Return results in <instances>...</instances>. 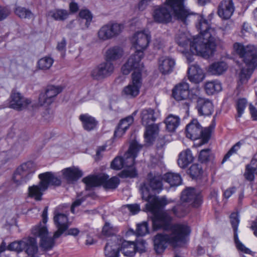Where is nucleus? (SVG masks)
<instances>
[{"mask_svg": "<svg viewBox=\"0 0 257 257\" xmlns=\"http://www.w3.org/2000/svg\"><path fill=\"white\" fill-rule=\"evenodd\" d=\"M148 187L146 183H143L140 190L142 199L148 202L146 205V209L153 215L152 219L154 229L164 230L163 232L156 234L153 239L154 249L157 253L161 254L168 245L176 247L184 243L186 237L190 234L191 229L184 223L171 225V216L161 209L167 204L174 202L173 200H167L165 197L159 198L151 195Z\"/></svg>", "mask_w": 257, "mask_h": 257, "instance_id": "obj_1", "label": "nucleus"}, {"mask_svg": "<svg viewBox=\"0 0 257 257\" xmlns=\"http://www.w3.org/2000/svg\"><path fill=\"white\" fill-rule=\"evenodd\" d=\"M233 49L237 55L241 58L244 66H242L238 74V86L247 83L251 75L257 66V48L254 45H246L239 43L233 45Z\"/></svg>", "mask_w": 257, "mask_h": 257, "instance_id": "obj_2", "label": "nucleus"}, {"mask_svg": "<svg viewBox=\"0 0 257 257\" xmlns=\"http://www.w3.org/2000/svg\"><path fill=\"white\" fill-rule=\"evenodd\" d=\"M184 0H168L167 4L174 12L177 19L184 24H187L193 17L197 19L198 21L196 27L199 32V35H202L206 32L210 31V29H214L210 27L207 21L202 16L190 12L185 9L184 7Z\"/></svg>", "mask_w": 257, "mask_h": 257, "instance_id": "obj_3", "label": "nucleus"}, {"mask_svg": "<svg viewBox=\"0 0 257 257\" xmlns=\"http://www.w3.org/2000/svg\"><path fill=\"white\" fill-rule=\"evenodd\" d=\"M217 38L215 29H210V31L193 37L192 42H190V50L193 54L209 57L215 51Z\"/></svg>", "mask_w": 257, "mask_h": 257, "instance_id": "obj_4", "label": "nucleus"}, {"mask_svg": "<svg viewBox=\"0 0 257 257\" xmlns=\"http://www.w3.org/2000/svg\"><path fill=\"white\" fill-rule=\"evenodd\" d=\"M142 147L143 146L137 142H133L130 144L128 150L122 157L126 168L119 174V177L134 178L137 175V171L134 167V165L135 159Z\"/></svg>", "mask_w": 257, "mask_h": 257, "instance_id": "obj_5", "label": "nucleus"}, {"mask_svg": "<svg viewBox=\"0 0 257 257\" xmlns=\"http://www.w3.org/2000/svg\"><path fill=\"white\" fill-rule=\"evenodd\" d=\"M141 118L143 124L146 126L144 134L145 142L151 144L159 132L158 124L153 123L156 119L154 110L150 108L143 109L141 112Z\"/></svg>", "mask_w": 257, "mask_h": 257, "instance_id": "obj_6", "label": "nucleus"}, {"mask_svg": "<svg viewBox=\"0 0 257 257\" xmlns=\"http://www.w3.org/2000/svg\"><path fill=\"white\" fill-rule=\"evenodd\" d=\"M186 137L191 140L200 139L198 143H195L196 147H200L206 144L210 138V131L209 128L203 129L197 119H193L186 128Z\"/></svg>", "mask_w": 257, "mask_h": 257, "instance_id": "obj_7", "label": "nucleus"}, {"mask_svg": "<svg viewBox=\"0 0 257 257\" xmlns=\"http://www.w3.org/2000/svg\"><path fill=\"white\" fill-rule=\"evenodd\" d=\"M108 179V176L104 174H100L85 177L82 181L86 185V190H90L92 187L100 185H103L105 189H114L119 184V179L116 177Z\"/></svg>", "mask_w": 257, "mask_h": 257, "instance_id": "obj_8", "label": "nucleus"}, {"mask_svg": "<svg viewBox=\"0 0 257 257\" xmlns=\"http://www.w3.org/2000/svg\"><path fill=\"white\" fill-rule=\"evenodd\" d=\"M8 249L18 252L25 250L29 255H34L37 252L38 246L36 238L28 237L11 243L8 245Z\"/></svg>", "mask_w": 257, "mask_h": 257, "instance_id": "obj_9", "label": "nucleus"}, {"mask_svg": "<svg viewBox=\"0 0 257 257\" xmlns=\"http://www.w3.org/2000/svg\"><path fill=\"white\" fill-rule=\"evenodd\" d=\"M36 171L35 165L31 161L24 163L16 170L13 175L14 182L18 184L26 182Z\"/></svg>", "mask_w": 257, "mask_h": 257, "instance_id": "obj_10", "label": "nucleus"}, {"mask_svg": "<svg viewBox=\"0 0 257 257\" xmlns=\"http://www.w3.org/2000/svg\"><path fill=\"white\" fill-rule=\"evenodd\" d=\"M143 56L144 53L135 52L122 66L121 71L122 73L124 75H128L131 71H133V73H137L141 77H142V71L144 69V65L141 61Z\"/></svg>", "mask_w": 257, "mask_h": 257, "instance_id": "obj_11", "label": "nucleus"}, {"mask_svg": "<svg viewBox=\"0 0 257 257\" xmlns=\"http://www.w3.org/2000/svg\"><path fill=\"white\" fill-rule=\"evenodd\" d=\"M32 233L41 238V246L44 250H50L52 248L55 244L54 239L56 238L49 237L48 230L45 225H42L41 223L36 225L32 229Z\"/></svg>", "mask_w": 257, "mask_h": 257, "instance_id": "obj_12", "label": "nucleus"}, {"mask_svg": "<svg viewBox=\"0 0 257 257\" xmlns=\"http://www.w3.org/2000/svg\"><path fill=\"white\" fill-rule=\"evenodd\" d=\"M30 99L25 97L20 92L12 90L9 102V107L17 111L27 109L31 104Z\"/></svg>", "mask_w": 257, "mask_h": 257, "instance_id": "obj_13", "label": "nucleus"}, {"mask_svg": "<svg viewBox=\"0 0 257 257\" xmlns=\"http://www.w3.org/2000/svg\"><path fill=\"white\" fill-rule=\"evenodd\" d=\"M181 200L193 208H198L202 203V197L199 191L194 188L189 187L182 191Z\"/></svg>", "mask_w": 257, "mask_h": 257, "instance_id": "obj_14", "label": "nucleus"}, {"mask_svg": "<svg viewBox=\"0 0 257 257\" xmlns=\"http://www.w3.org/2000/svg\"><path fill=\"white\" fill-rule=\"evenodd\" d=\"M142 85V77L137 73H132V80L123 88L122 94L129 98H135L139 95Z\"/></svg>", "mask_w": 257, "mask_h": 257, "instance_id": "obj_15", "label": "nucleus"}, {"mask_svg": "<svg viewBox=\"0 0 257 257\" xmlns=\"http://www.w3.org/2000/svg\"><path fill=\"white\" fill-rule=\"evenodd\" d=\"M114 69L113 64L106 60L93 68L91 71L90 75L93 79L102 80L111 75Z\"/></svg>", "mask_w": 257, "mask_h": 257, "instance_id": "obj_16", "label": "nucleus"}, {"mask_svg": "<svg viewBox=\"0 0 257 257\" xmlns=\"http://www.w3.org/2000/svg\"><path fill=\"white\" fill-rule=\"evenodd\" d=\"M62 91V88L59 86H48L44 92H41L39 97V104L48 106L52 103L57 95Z\"/></svg>", "mask_w": 257, "mask_h": 257, "instance_id": "obj_17", "label": "nucleus"}, {"mask_svg": "<svg viewBox=\"0 0 257 257\" xmlns=\"http://www.w3.org/2000/svg\"><path fill=\"white\" fill-rule=\"evenodd\" d=\"M168 1L166 0L165 2L166 6L159 7L154 11L153 18L156 22L164 24L170 22L172 20L171 12L173 13L174 16L177 19L172 8L168 6Z\"/></svg>", "mask_w": 257, "mask_h": 257, "instance_id": "obj_18", "label": "nucleus"}, {"mask_svg": "<svg viewBox=\"0 0 257 257\" xmlns=\"http://www.w3.org/2000/svg\"><path fill=\"white\" fill-rule=\"evenodd\" d=\"M151 36L148 32H137L133 39V44L137 52H143L147 48L150 41Z\"/></svg>", "mask_w": 257, "mask_h": 257, "instance_id": "obj_19", "label": "nucleus"}, {"mask_svg": "<svg viewBox=\"0 0 257 257\" xmlns=\"http://www.w3.org/2000/svg\"><path fill=\"white\" fill-rule=\"evenodd\" d=\"M54 222L57 230L54 233V238H59L68 228L69 223L66 215L58 213L55 214Z\"/></svg>", "mask_w": 257, "mask_h": 257, "instance_id": "obj_20", "label": "nucleus"}, {"mask_svg": "<svg viewBox=\"0 0 257 257\" xmlns=\"http://www.w3.org/2000/svg\"><path fill=\"white\" fill-rule=\"evenodd\" d=\"M234 9L232 0H222L218 5L217 14L221 19L228 20L233 15Z\"/></svg>", "mask_w": 257, "mask_h": 257, "instance_id": "obj_21", "label": "nucleus"}, {"mask_svg": "<svg viewBox=\"0 0 257 257\" xmlns=\"http://www.w3.org/2000/svg\"><path fill=\"white\" fill-rule=\"evenodd\" d=\"M238 215L237 213H232L230 215V222L234 231V239L237 249L245 253H250L251 251L246 248L240 241L237 236V227L239 224Z\"/></svg>", "mask_w": 257, "mask_h": 257, "instance_id": "obj_22", "label": "nucleus"}, {"mask_svg": "<svg viewBox=\"0 0 257 257\" xmlns=\"http://www.w3.org/2000/svg\"><path fill=\"white\" fill-rule=\"evenodd\" d=\"M196 108L199 114L204 116L211 115L214 110L212 102L208 99L201 97L197 100Z\"/></svg>", "mask_w": 257, "mask_h": 257, "instance_id": "obj_23", "label": "nucleus"}, {"mask_svg": "<svg viewBox=\"0 0 257 257\" xmlns=\"http://www.w3.org/2000/svg\"><path fill=\"white\" fill-rule=\"evenodd\" d=\"M189 94V84L185 82H180L176 85L172 90L173 97L178 101L187 99Z\"/></svg>", "mask_w": 257, "mask_h": 257, "instance_id": "obj_24", "label": "nucleus"}, {"mask_svg": "<svg viewBox=\"0 0 257 257\" xmlns=\"http://www.w3.org/2000/svg\"><path fill=\"white\" fill-rule=\"evenodd\" d=\"M61 172L63 179L68 183L76 181L83 176L82 171L74 166L64 169Z\"/></svg>", "mask_w": 257, "mask_h": 257, "instance_id": "obj_25", "label": "nucleus"}, {"mask_svg": "<svg viewBox=\"0 0 257 257\" xmlns=\"http://www.w3.org/2000/svg\"><path fill=\"white\" fill-rule=\"evenodd\" d=\"M188 75L189 80L194 83H198L201 82L205 77L202 69L196 64L191 65L188 68Z\"/></svg>", "mask_w": 257, "mask_h": 257, "instance_id": "obj_26", "label": "nucleus"}, {"mask_svg": "<svg viewBox=\"0 0 257 257\" xmlns=\"http://www.w3.org/2000/svg\"><path fill=\"white\" fill-rule=\"evenodd\" d=\"M175 62L174 59L169 57H161L159 61V69L163 74L171 73L175 66Z\"/></svg>", "mask_w": 257, "mask_h": 257, "instance_id": "obj_27", "label": "nucleus"}, {"mask_svg": "<svg viewBox=\"0 0 257 257\" xmlns=\"http://www.w3.org/2000/svg\"><path fill=\"white\" fill-rule=\"evenodd\" d=\"M46 189V185H44L41 180H40L39 184L33 185L29 187V196L31 198H34V199L37 201H40L42 199L43 192Z\"/></svg>", "mask_w": 257, "mask_h": 257, "instance_id": "obj_28", "label": "nucleus"}, {"mask_svg": "<svg viewBox=\"0 0 257 257\" xmlns=\"http://www.w3.org/2000/svg\"><path fill=\"white\" fill-rule=\"evenodd\" d=\"M163 180V177L159 175H154L150 173L148 175L147 180L145 182L148 184L152 190L160 191L162 189L163 185L162 181Z\"/></svg>", "mask_w": 257, "mask_h": 257, "instance_id": "obj_29", "label": "nucleus"}, {"mask_svg": "<svg viewBox=\"0 0 257 257\" xmlns=\"http://www.w3.org/2000/svg\"><path fill=\"white\" fill-rule=\"evenodd\" d=\"M194 157L191 150L187 149L180 153L178 159V164L180 168H186L192 163Z\"/></svg>", "mask_w": 257, "mask_h": 257, "instance_id": "obj_30", "label": "nucleus"}, {"mask_svg": "<svg viewBox=\"0 0 257 257\" xmlns=\"http://www.w3.org/2000/svg\"><path fill=\"white\" fill-rule=\"evenodd\" d=\"M39 178L42 182V183L46 185V189L48 188L49 184L59 186L61 184V182L59 179L51 172L40 174L39 175Z\"/></svg>", "mask_w": 257, "mask_h": 257, "instance_id": "obj_31", "label": "nucleus"}, {"mask_svg": "<svg viewBox=\"0 0 257 257\" xmlns=\"http://www.w3.org/2000/svg\"><path fill=\"white\" fill-rule=\"evenodd\" d=\"M79 119L82 123L83 128L88 131L94 129L97 123L95 119L88 114L80 115Z\"/></svg>", "mask_w": 257, "mask_h": 257, "instance_id": "obj_32", "label": "nucleus"}, {"mask_svg": "<svg viewBox=\"0 0 257 257\" xmlns=\"http://www.w3.org/2000/svg\"><path fill=\"white\" fill-rule=\"evenodd\" d=\"M137 249V246L134 242L124 241L121 243L120 251L125 256H134Z\"/></svg>", "mask_w": 257, "mask_h": 257, "instance_id": "obj_33", "label": "nucleus"}, {"mask_svg": "<svg viewBox=\"0 0 257 257\" xmlns=\"http://www.w3.org/2000/svg\"><path fill=\"white\" fill-rule=\"evenodd\" d=\"M122 55L123 50L118 47L110 48L106 52V60L110 62L119 59Z\"/></svg>", "mask_w": 257, "mask_h": 257, "instance_id": "obj_34", "label": "nucleus"}, {"mask_svg": "<svg viewBox=\"0 0 257 257\" xmlns=\"http://www.w3.org/2000/svg\"><path fill=\"white\" fill-rule=\"evenodd\" d=\"M163 180L171 186H178L181 184L182 179L179 174L169 172L163 176Z\"/></svg>", "mask_w": 257, "mask_h": 257, "instance_id": "obj_35", "label": "nucleus"}, {"mask_svg": "<svg viewBox=\"0 0 257 257\" xmlns=\"http://www.w3.org/2000/svg\"><path fill=\"white\" fill-rule=\"evenodd\" d=\"M172 211L175 216L179 218L183 217L190 212L189 206L182 202L173 207Z\"/></svg>", "mask_w": 257, "mask_h": 257, "instance_id": "obj_36", "label": "nucleus"}, {"mask_svg": "<svg viewBox=\"0 0 257 257\" xmlns=\"http://www.w3.org/2000/svg\"><path fill=\"white\" fill-rule=\"evenodd\" d=\"M227 69V64L223 62H215L209 67V72L212 75H220Z\"/></svg>", "mask_w": 257, "mask_h": 257, "instance_id": "obj_37", "label": "nucleus"}, {"mask_svg": "<svg viewBox=\"0 0 257 257\" xmlns=\"http://www.w3.org/2000/svg\"><path fill=\"white\" fill-rule=\"evenodd\" d=\"M165 123L169 132H174L180 124V118L176 115L170 114L165 119Z\"/></svg>", "mask_w": 257, "mask_h": 257, "instance_id": "obj_38", "label": "nucleus"}, {"mask_svg": "<svg viewBox=\"0 0 257 257\" xmlns=\"http://www.w3.org/2000/svg\"><path fill=\"white\" fill-rule=\"evenodd\" d=\"M193 38L189 34L181 33L177 35L176 41L179 46L186 48L188 45L190 46V42H192Z\"/></svg>", "mask_w": 257, "mask_h": 257, "instance_id": "obj_39", "label": "nucleus"}, {"mask_svg": "<svg viewBox=\"0 0 257 257\" xmlns=\"http://www.w3.org/2000/svg\"><path fill=\"white\" fill-rule=\"evenodd\" d=\"M70 13L66 10L56 9L49 12V15L56 21H64L68 17Z\"/></svg>", "mask_w": 257, "mask_h": 257, "instance_id": "obj_40", "label": "nucleus"}, {"mask_svg": "<svg viewBox=\"0 0 257 257\" xmlns=\"http://www.w3.org/2000/svg\"><path fill=\"white\" fill-rule=\"evenodd\" d=\"M105 25L112 38L119 35L124 29L123 25L118 23H108Z\"/></svg>", "mask_w": 257, "mask_h": 257, "instance_id": "obj_41", "label": "nucleus"}, {"mask_svg": "<svg viewBox=\"0 0 257 257\" xmlns=\"http://www.w3.org/2000/svg\"><path fill=\"white\" fill-rule=\"evenodd\" d=\"M221 89L220 83L216 81L207 82L205 85V91L209 95H212L216 92H219Z\"/></svg>", "mask_w": 257, "mask_h": 257, "instance_id": "obj_42", "label": "nucleus"}, {"mask_svg": "<svg viewBox=\"0 0 257 257\" xmlns=\"http://www.w3.org/2000/svg\"><path fill=\"white\" fill-rule=\"evenodd\" d=\"M53 63L54 60L52 58L45 56L39 60L37 65L39 69L46 70L51 67Z\"/></svg>", "mask_w": 257, "mask_h": 257, "instance_id": "obj_43", "label": "nucleus"}, {"mask_svg": "<svg viewBox=\"0 0 257 257\" xmlns=\"http://www.w3.org/2000/svg\"><path fill=\"white\" fill-rule=\"evenodd\" d=\"M104 253L106 257H117L118 252L115 243H107L104 248Z\"/></svg>", "mask_w": 257, "mask_h": 257, "instance_id": "obj_44", "label": "nucleus"}, {"mask_svg": "<svg viewBox=\"0 0 257 257\" xmlns=\"http://www.w3.org/2000/svg\"><path fill=\"white\" fill-rule=\"evenodd\" d=\"M97 37L99 41L103 42L112 39L105 25L98 30Z\"/></svg>", "mask_w": 257, "mask_h": 257, "instance_id": "obj_45", "label": "nucleus"}, {"mask_svg": "<svg viewBox=\"0 0 257 257\" xmlns=\"http://www.w3.org/2000/svg\"><path fill=\"white\" fill-rule=\"evenodd\" d=\"M15 13L17 16L22 19H30L33 16L32 13L28 9L22 7H18Z\"/></svg>", "mask_w": 257, "mask_h": 257, "instance_id": "obj_46", "label": "nucleus"}, {"mask_svg": "<svg viewBox=\"0 0 257 257\" xmlns=\"http://www.w3.org/2000/svg\"><path fill=\"white\" fill-rule=\"evenodd\" d=\"M118 229L116 227L113 226L109 222H106L103 227L102 232L106 236H110L114 235L117 232Z\"/></svg>", "mask_w": 257, "mask_h": 257, "instance_id": "obj_47", "label": "nucleus"}, {"mask_svg": "<svg viewBox=\"0 0 257 257\" xmlns=\"http://www.w3.org/2000/svg\"><path fill=\"white\" fill-rule=\"evenodd\" d=\"M189 173L192 178L198 177L203 173L202 167L199 164H194L190 167Z\"/></svg>", "mask_w": 257, "mask_h": 257, "instance_id": "obj_48", "label": "nucleus"}, {"mask_svg": "<svg viewBox=\"0 0 257 257\" xmlns=\"http://www.w3.org/2000/svg\"><path fill=\"white\" fill-rule=\"evenodd\" d=\"M149 232L148 224L146 222L138 224L136 230L137 235L144 236Z\"/></svg>", "mask_w": 257, "mask_h": 257, "instance_id": "obj_49", "label": "nucleus"}, {"mask_svg": "<svg viewBox=\"0 0 257 257\" xmlns=\"http://www.w3.org/2000/svg\"><path fill=\"white\" fill-rule=\"evenodd\" d=\"M111 167L116 170L125 168L123 159L121 157H116L111 163Z\"/></svg>", "mask_w": 257, "mask_h": 257, "instance_id": "obj_50", "label": "nucleus"}, {"mask_svg": "<svg viewBox=\"0 0 257 257\" xmlns=\"http://www.w3.org/2000/svg\"><path fill=\"white\" fill-rule=\"evenodd\" d=\"M134 121V118L132 116H128L124 119H122L119 122L118 125L120 128L124 130L125 131L130 126Z\"/></svg>", "mask_w": 257, "mask_h": 257, "instance_id": "obj_51", "label": "nucleus"}, {"mask_svg": "<svg viewBox=\"0 0 257 257\" xmlns=\"http://www.w3.org/2000/svg\"><path fill=\"white\" fill-rule=\"evenodd\" d=\"M79 15L81 18L86 20L85 25L86 27L88 28L92 19V16L90 12L87 10H81Z\"/></svg>", "mask_w": 257, "mask_h": 257, "instance_id": "obj_52", "label": "nucleus"}, {"mask_svg": "<svg viewBox=\"0 0 257 257\" xmlns=\"http://www.w3.org/2000/svg\"><path fill=\"white\" fill-rule=\"evenodd\" d=\"M247 104V101L244 98L239 99L236 103V107L237 110V116L238 117H241L243 112L244 109Z\"/></svg>", "mask_w": 257, "mask_h": 257, "instance_id": "obj_53", "label": "nucleus"}, {"mask_svg": "<svg viewBox=\"0 0 257 257\" xmlns=\"http://www.w3.org/2000/svg\"><path fill=\"white\" fill-rule=\"evenodd\" d=\"M211 154L210 149H205L201 150L199 155V160L202 163H205L209 161Z\"/></svg>", "mask_w": 257, "mask_h": 257, "instance_id": "obj_54", "label": "nucleus"}, {"mask_svg": "<svg viewBox=\"0 0 257 257\" xmlns=\"http://www.w3.org/2000/svg\"><path fill=\"white\" fill-rule=\"evenodd\" d=\"M241 145L242 143L240 142H238L233 146L225 155L223 159V162L226 161L231 155L236 153L238 150L240 148Z\"/></svg>", "mask_w": 257, "mask_h": 257, "instance_id": "obj_55", "label": "nucleus"}, {"mask_svg": "<svg viewBox=\"0 0 257 257\" xmlns=\"http://www.w3.org/2000/svg\"><path fill=\"white\" fill-rule=\"evenodd\" d=\"M23 150V147L19 143L15 144L10 150L11 154L14 157L18 156Z\"/></svg>", "mask_w": 257, "mask_h": 257, "instance_id": "obj_56", "label": "nucleus"}, {"mask_svg": "<svg viewBox=\"0 0 257 257\" xmlns=\"http://www.w3.org/2000/svg\"><path fill=\"white\" fill-rule=\"evenodd\" d=\"M254 171L247 165L246 167V171L244 173V176L246 179L249 181H253L254 178Z\"/></svg>", "mask_w": 257, "mask_h": 257, "instance_id": "obj_57", "label": "nucleus"}, {"mask_svg": "<svg viewBox=\"0 0 257 257\" xmlns=\"http://www.w3.org/2000/svg\"><path fill=\"white\" fill-rule=\"evenodd\" d=\"M123 208H127L132 214H135L140 210V206L137 204H127L123 206Z\"/></svg>", "mask_w": 257, "mask_h": 257, "instance_id": "obj_58", "label": "nucleus"}, {"mask_svg": "<svg viewBox=\"0 0 257 257\" xmlns=\"http://www.w3.org/2000/svg\"><path fill=\"white\" fill-rule=\"evenodd\" d=\"M10 13V11L7 8L0 6V21L6 19Z\"/></svg>", "mask_w": 257, "mask_h": 257, "instance_id": "obj_59", "label": "nucleus"}, {"mask_svg": "<svg viewBox=\"0 0 257 257\" xmlns=\"http://www.w3.org/2000/svg\"><path fill=\"white\" fill-rule=\"evenodd\" d=\"M85 200V198L84 197L76 199L72 204L71 207V212L74 213L75 208L80 206L82 202H83Z\"/></svg>", "mask_w": 257, "mask_h": 257, "instance_id": "obj_60", "label": "nucleus"}, {"mask_svg": "<svg viewBox=\"0 0 257 257\" xmlns=\"http://www.w3.org/2000/svg\"><path fill=\"white\" fill-rule=\"evenodd\" d=\"M150 0H141L138 4V8L140 11H144L147 7Z\"/></svg>", "mask_w": 257, "mask_h": 257, "instance_id": "obj_61", "label": "nucleus"}, {"mask_svg": "<svg viewBox=\"0 0 257 257\" xmlns=\"http://www.w3.org/2000/svg\"><path fill=\"white\" fill-rule=\"evenodd\" d=\"M66 45V41L65 39H63L62 41L58 43L57 49L59 51H64L65 50Z\"/></svg>", "mask_w": 257, "mask_h": 257, "instance_id": "obj_62", "label": "nucleus"}, {"mask_svg": "<svg viewBox=\"0 0 257 257\" xmlns=\"http://www.w3.org/2000/svg\"><path fill=\"white\" fill-rule=\"evenodd\" d=\"M249 110L253 119L254 120H257V110L251 104L249 105Z\"/></svg>", "mask_w": 257, "mask_h": 257, "instance_id": "obj_63", "label": "nucleus"}, {"mask_svg": "<svg viewBox=\"0 0 257 257\" xmlns=\"http://www.w3.org/2000/svg\"><path fill=\"white\" fill-rule=\"evenodd\" d=\"M248 166L250 167L251 169H252L255 173L257 174V160L255 159H252L250 162L249 164H248Z\"/></svg>", "mask_w": 257, "mask_h": 257, "instance_id": "obj_64", "label": "nucleus"}]
</instances>
